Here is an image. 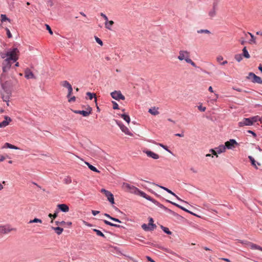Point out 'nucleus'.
<instances>
[{"label":"nucleus","mask_w":262,"mask_h":262,"mask_svg":"<svg viewBox=\"0 0 262 262\" xmlns=\"http://www.w3.org/2000/svg\"><path fill=\"white\" fill-rule=\"evenodd\" d=\"M124 185L126 187V188L128 190V191L132 193L137 195H140L141 196L146 199L147 200L151 201L152 202H155V201L152 199L150 196L147 195L143 191H140L137 187L130 185L129 184L125 183Z\"/></svg>","instance_id":"nucleus-1"},{"label":"nucleus","mask_w":262,"mask_h":262,"mask_svg":"<svg viewBox=\"0 0 262 262\" xmlns=\"http://www.w3.org/2000/svg\"><path fill=\"white\" fill-rule=\"evenodd\" d=\"M10 57L6 58L3 62V70L4 72L7 71L9 70L11 66L12 62L16 61L18 59V55L14 56L12 53L10 54Z\"/></svg>","instance_id":"nucleus-2"},{"label":"nucleus","mask_w":262,"mask_h":262,"mask_svg":"<svg viewBox=\"0 0 262 262\" xmlns=\"http://www.w3.org/2000/svg\"><path fill=\"white\" fill-rule=\"evenodd\" d=\"M16 230V228L12 227L9 224L0 225V234H7Z\"/></svg>","instance_id":"nucleus-3"},{"label":"nucleus","mask_w":262,"mask_h":262,"mask_svg":"<svg viewBox=\"0 0 262 262\" xmlns=\"http://www.w3.org/2000/svg\"><path fill=\"white\" fill-rule=\"evenodd\" d=\"M18 50L17 48H13L12 49H10L6 52H3L0 54L1 56L3 59L8 58L9 57H10V54L12 53V55L14 56L18 55Z\"/></svg>","instance_id":"nucleus-4"},{"label":"nucleus","mask_w":262,"mask_h":262,"mask_svg":"<svg viewBox=\"0 0 262 262\" xmlns=\"http://www.w3.org/2000/svg\"><path fill=\"white\" fill-rule=\"evenodd\" d=\"M178 59L180 61L184 60L187 62V60L190 59V53L187 51L180 50L179 52Z\"/></svg>","instance_id":"nucleus-5"},{"label":"nucleus","mask_w":262,"mask_h":262,"mask_svg":"<svg viewBox=\"0 0 262 262\" xmlns=\"http://www.w3.org/2000/svg\"><path fill=\"white\" fill-rule=\"evenodd\" d=\"M248 78L251 80L254 83L262 84V79L253 73H250L249 74Z\"/></svg>","instance_id":"nucleus-6"},{"label":"nucleus","mask_w":262,"mask_h":262,"mask_svg":"<svg viewBox=\"0 0 262 262\" xmlns=\"http://www.w3.org/2000/svg\"><path fill=\"white\" fill-rule=\"evenodd\" d=\"M238 144L234 139H230L229 141H228L225 142V146L226 148L230 149H233L235 147L236 145Z\"/></svg>","instance_id":"nucleus-7"},{"label":"nucleus","mask_w":262,"mask_h":262,"mask_svg":"<svg viewBox=\"0 0 262 262\" xmlns=\"http://www.w3.org/2000/svg\"><path fill=\"white\" fill-rule=\"evenodd\" d=\"M61 84L64 88H66L68 89V93L67 97H69L70 96V95H71L72 91H73V89H72V85L68 81H67L66 80L63 81L62 82H61Z\"/></svg>","instance_id":"nucleus-8"},{"label":"nucleus","mask_w":262,"mask_h":262,"mask_svg":"<svg viewBox=\"0 0 262 262\" xmlns=\"http://www.w3.org/2000/svg\"><path fill=\"white\" fill-rule=\"evenodd\" d=\"M117 124L120 127L122 132L124 133L126 135L130 136H133V134L129 130L128 128L125 126L124 125L121 123H117Z\"/></svg>","instance_id":"nucleus-9"},{"label":"nucleus","mask_w":262,"mask_h":262,"mask_svg":"<svg viewBox=\"0 0 262 262\" xmlns=\"http://www.w3.org/2000/svg\"><path fill=\"white\" fill-rule=\"evenodd\" d=\"M74 112L76 114H81L84 117H88L91 114L92 108L89 107L85 111H74Z\"/></svg>","instance_id":"nucleus-10"},{"label":"nucleus","mask_w":262,"mask_h":262,"mask_svg":"<svg viewBox=\"0 0 262 262\" xmlns=\"http://www.w3.org/2000/svg\"><path fill=\"white\" fill-rule=\"evenodd\" d=\"M238 125L240 127L244 126H250L252 125V122L249 118H244L242 121L238 122Z\"/></svg>","instance_id":"nucleus-11"},{"label":"nucleus","mask_w":262,"mask_h":262,"mask_svg":"<svg viewBox=\"0 0 262 262\" xmlns=\"http://www.w3.org/2000/svg\"><path fill=\"white\" fill-rule=\"evenodd\" d=\"M57 209L63 212H68L69 211V207L66 204H60L57 205Z\"/></svg>","instance_id":"nucleus-12"},{"label":"nucleus","mask_w":262,"mask_h":262,"mask_svg":"<svg viewBox=\"0 0 262 262\" xmlns=\"http://www.w3.org/2000/svg\"><path fill=\"white\" fill-rule=\"evenodd\" d=\"M112 98H125L120 91H115L111 93Z\"/></svg>","instance_id":"nucleus-13"},{"label":"nucleus","mask_w":262,"mask_h":262,"mask_svg":"<svg viewBox=\"0 0 262 262\" xmlns=\"http://www.w3.org/2000/svg\"><path fill=\"white\" fill-rule=\"evenodd\" d=\"M5 120L0 122V128L5 127L8 125L9 123L12 121L11 119L8 116H5Z\"/></svg>","instance_id":"nucleus-14"},{"label":"nucleus","mask_w":262,"mask_h":262,"mask_svg":"<svg viewBox=\"0 0 262 262\" xmlns=\"http://www.w3.org/2000/svg\"><path fill=\"white\" fill-rule=\"evenodd\" d=\"M159 187H160L161 188H162V189L166 191L168 193L172 194V195L174 196L178 200L181 201V202H185V203H187L186 202L182 200V199H181L178 196H177L174 192H173L172 191H171L170 189H168L166 187H163V186H159V185H158Z\"/></svg>","instance_id":"nucleus-15"},{"label":"nucleus","mask_w":262,"mask_h":262,"mask_svg":"<svg viewBox=\"0 0 262 262\" xmlns=\"http://www.w3.org/2000/svg\"><path fill=\"white\" fill-rule=\"evenodd\" d=\"M144 152L147 155L148 157H151L154 159H158L159 158V156L158 154L151 151L146 150L144 151Z\"/></svg>","instance_id":"nucleus-16"},{"label":"nucleus","mask_w":262,"mask_h":262,"mask_svg":"<svg viewBox=\"0 0 262 262\" xmlns=\"http://www.w3.org/2000/svg\"><path fill=\"white\" fill-rule=\"evenodd\" d=\"M25 76L27 79L34 78V75L33 73L29 69H27L25 71Z\"/></svg>","instance_id":"nucleus-17"},{"label":"nucleus","mask_w":262,"mask_h":262,"mask_svg":"<svg viewBox=\"0 0 262 262\" xmlns=\"http://www.w3.org/2000/svg\"><path fill=\"white\" fill-rule=\"evenodd\" d=\"M159 107L154 106L148 110V112L152 115L156 116L159 114Z\"/></svg>","instance_id":"nucleus-18"},{"label":"nucleus","mask_w":262,"mask_h":262,"mask_svg":"<svg viewBox=\"0 0 262 262\" xmlns=\"http://www.w3.org/2000/svg\"><path fill=\"white\" fill-rule=\"evenodd\" d=\"M216 61L221 66H225L228 63L227 60H224V58L221 55L217 56Z\"/></svg>","instance_id":"nucleus-19"},{"label":"nucleus","mask_w":262,"mask_h":262,"mask_svg":"<svg viewBox=\"0 0 262 262\" xmlns=\"http://www.w3.org/2000/svg\"><path fill=\"white\" fill-rule=\"evenodd\" d=\"M168 202H169V203H170L171 204H173V205H174V206H176L178 207V208H179L181 209L182 210H184V211H186V212H188V213H190V214H192V215H196V214H194V213H193V212H191L190 211H189V210H187V209H186L185 208H184V207H182V206H180V205H179V204H177V203H176L172 202L170 201H168Z\"/></svg>","instance_id":"nucleus-20"},{"label":"nucleus","mask_w":262,"mask_h":262,"mask_svg":"<svg viewBox=\"0 0 262 262\" xmlns=\"http://www.w3.org/2000/svg\"><path fill=\"white\" fill-rule=\"evenodd\" d=\"M106 197L107 199V200L112 204H114V198L113 194L108 191V192L105 194Z\"/></svg>","instance_id":"nucleus-21"},{"label":"nucleus","mask_w":262,"mask_h":262,"mask_svg":"<svg viewBox=\"0 0 262 262\" xmlns=\"http://www.w3.org/2000/svg\"><path fill=\"white\" fill-rule=\"evenodd\" d=\"M251 164L256 169L258 168L257 166H260L261 164L259 162H256L254 159L252 157L249 156L248 157Z\"/></svg>","instance_id":"nucleus-22"},{"label":"nucleus","mask_w":262,"mask_h":262,"mask_svg":"<svg viewBox=\"0 0 262 262\" xmlns=\"http://www.w3.org/2000/svg\"><path fill=\"white\" fill-rule=\"evenodd\" d=\"M114 22L113 20H107V21H105V27L108 30H112V26L114 25Z\"/></svg>","instance_id":"nucleus-23"},{"label":"nucleus","mask_w":262,"mask_h":262,"mask_svg":"<svg viewBox=\"0 0 262 262\" xmlns=\"http://www.w3.org/2000/svg\"><path fill=\"white\" fill-rule=\"evenodd\" d=\"M248 34L250 35V37H251V39L249 40V43L250 44H256L257 42H256V37L251 33L250 32H248L247 33Z\"/></svg>","instance_id":"nucleus-24"},{"label":"nucleus","mask_w":262,"mask_h":262,"mask_svg":"<svg viewBox=\"0 0 262 262\" xmlns=\"http://www.w3.org/2000/svg\"><path fill=\"white\" fill-rule=\"evenodd\" d=\"M3 148H9L13 149H19V148L18 147L14 146L9 143H6L3 146Z\"/></svg>","instance_id":"nucleus-25"},{"label":"nucleus","mask_w":262,"mask_h":262,"mask_svg":"<svg viewBox=\"0 0 262 262\" xmlns=\"http://www.w3.org/2000/svg\"><path fill=\"white\" fill-rule=\"evenodd\" d=\"M249 245L251 249L259 250L262 251V247L257 245L250 243Z\"/></svg>","instance_id":"nucleus-26"},{"label":"nucleus","mask_w":262,"mask_h":262,"mask_svg":"<svg viewBox=\"0 0 262 262\" xmlns=\"http://www.w3.org/2000/svg\"><path fill=\"white\" fill-rule=\"evenodd\" d=\"M55 224L57 225L64 226L66 225H67L69 226H70L72 225V222H66L64 221H61V222L56 221Z\"/></svg>","instance_id":"nucleus-27"},{"label":"nucleus","mask_w":262,"mask_h":262,"mask_svg":"<svg viewBox=\"0 0 262 262\" xmlns=\"http://www.w3.org/2000/svg\"><path fill=\"white\" fill-rule=\"evenodd\" d=\"M216 149L218 154H221L225 151L226 147L225 145H221L219 146L218 147L216 148Z\"/></svg>","instance_id":"nucleus-28"},{"label":"nucleus","mask_w":262,"mask_h":262,"mask_svg":"<svg viewBox=\"0 0 262 262\" xmlns=\"http://www.w3.org/2000/svg\"><path fill=\"white\" fill-rule=\"evenodd\" d=\"M52 229L53 230H54L55 232L58 234V235H60L63 231V228H60L59 227H52Z\"/></svg>","instance_id":"nucleus-29"},{"label":"nucleus","mask_w":262,"mask_h":262,"mask_svg":"<svg viewBox=\"0 0 262 262\" xmlns=\"http://www.w3.org/2000/svg\"><path fill=\"white\" fill-rule=\"evenodd\" d=\"M209 16L211 18L214 17L216 15L215 5L214 4L213 9L210 10L208 13Z\"/></svg>","instance_id":"nucleus-30"},{"label":"nucleus","mask_w":262,"mask_h":262,"mask_svg":"<svg viewBox=\"0 0 262 262\" xmlns=\"http://www.w3.org/2000/svg\"><path fill=\"white\" fill-rule=\"evenodd\" d=\"M142 229L147 231H151V230H153L155 228H152V227L150 226H148V224L147 225L146 224H143L142 225Z\"/></svg>","instance_id":"nucleus-31"},{"label":"nucleus","mask_w":262,"mask_h":262,"mask_svg":"<svg viewBox=\"0 0 262 262\" xmlns=\"http://www.w3.org/2000/svg\"><path fill=\"white\" fill-rule=\"evenodd\" d=\"M250 119L252 122V125H253L254 123H255L258 121H260V120H261L260 117L258 116L252 117L251 118H250Z\"/></svg>","instance_id":"nucleus-32"},{"label":"nucleus","mask_w":262,"mask_h":262,"mask_svg":"<svg viewBox=\"0 0 262 262\" xmlns=\"http://www.w3.org/2000/svg\"><path fill=\"white\" fill-rule=\"evenodd\" d=\"M121 117L123 118L128 124L129 123L130 119L128 115L123 114L121 115Z\"/></svg>","instance_id":"nucleus-33"},{"label":"nucleus","mask_w":262,"mask_h":262,"mask_svg":"<svg viewBox=\"0 0 262 262\" xmlns=\"http://www.w3.org/2000/svg\"><path fill=\"white\" fill-rule=\"evenodd\" d=\"M158 248H160L163 250H164L165 251L170 253V254H171L173 255H175V256H178V255L174 252H173V251H171L169 249H166V248H164L162 247H160V246H157Z\"/></svg>","instance_id":"nucleus-34"},{"label":"nucleus","mask_w":262,"mask_h":262,"mask_svg":"<svg viewBox=\"0 0 262 262\" xmlns=\"http://www.w3.org/2000/svg\"><path fill=\"white\" fill-rule=\"evenodd\" d=\"M243 56L246 57V58H249L250 57V56L246 49V47H244L243 49Z\"/></svg>","instance_id":"nucleus-35"},{"label":"nucleus","mask_w":262,"mask_h":262,"mask_svg":"<svg viewBox=\"0 0 262 262\" xmlns=\"http://www.w3.org/2000/svg\"><path fill=\"white\" fill-rule=\"evenodd\" d=\"M58 212V211L56 210V211H55V212L53 214H52L51 213L49 214L48 216L50 218L52 219L51 223H53V220L55 219L57 216Z\"/></svg>","instance_id":"nucleus-36"},{"label":"nucleus","mask_w":262,"mask_h":262,"mask_svg":"<svg viewBox=\"0 0 262 262\" xmlns=\"http://www.w3.org/2000/svg\"><path fill=\"white\" fill-rule=\"evenodd\" d=\"M104 222L105 224L107 225H110L111 226L116 227H120L121 226L119 225L115 224L114 223H112L107 220H104Z\"/></svg>","instance_id":"nucleus-37"},{"label":"nucleus","mask_w":262,"mask_h":262,"mask_svg":"<svg viewBox=\"0 0 262 262\" xmlns=\"http://www.w3.org/2000/svg\"><path fill=\"white\" fill-rule=\"evenodd\" d=\"M32 223H42V221L40 219L35 218L34 219L32 220H30L29 222V224H32Z\"/></svg>","instance_id":"nucleus-38"},{"label":"nucleus","mask_w":262,"mask_h":262,"mask_svg":"<svg viewBox=\"0 0 262 262\" xmlns=\"http://www.w3.org/2000/svg\"><path fill=\"white\" fill-rule=\"evenodd\" d=\"M86 96L89 97V98H97V96L95 93L87 92Z\"/></svg>","instance_id":"nucleus-39"},{"label":"nucleus","mask_w":262,"mask_h":262,"mask_svg":"<svg viewBox=\"0 0 262 262\" xmlns=\"http://www.w3.org/2000/svg\"><path fill=\"white\" fill-rule=\"evenodd\" d=\"M161 228L165 233H166L169 235L171 234V233H172L170 231H169V230L168 228L165 227L163 226H161Z\"/></svg>","instance_id":"nucleus-40"},{"label":"nucleus","mask_w":262,"mask_h":262,"mask_svg":"<svg viewBox=\"0 0 262 262\" xmlns=\"http://www.w3.org/2000/svg\"><path fill=\"white\" fill-rule=\"evenodd\" d=\"M93 231L96 232L97 235L103 237H105V235L101 231L96 229H93Z\"/></svg>","instance_id":"nucleus-41"},{"label":"nucleus","mask_w":262,"mask_h":262,"mask_svg":"<svg viewBox=\"0 0 262 262\" xmlns=\"http://www.w3.org/2000/svg\"><path fill=\"white\" fill-rule=\"evenodd\" d=\"M64 182L66 184H70L72 183V179L70 177H67L64 179Z\"/></svg>","instance_id":"nucleus-42"},{"label":"nucleus","mask_w":262,"mask_h":262,"mask_svg":"<svg viewBox=\"0 0 262 262\" xmlns=\"http://www.w3.org/2000/svg\"><path fill=\"white\" fill-rule=\"evenodd\" d=\"M155 202H153L154 203L156 204L157 205H158L159 207H160L162 209H164L165 210H167V208H166V207H165L164 206H163V205L160 204L159 203H158L157 201H156V200H154Z\"/></svg>","instance_id":"nucleus-43"},{"label":"nucleus","mask_w":262,"mask_h":262,"mask_svg":"<svg viewBox=\"0 0 262 262\" xmlns=\"http://www.w3.org/2000/svg\"><path fill=\"white\" fill-rule=\"evenodd\" d=\"M197 32L198 33H207V34H210V32L206 29H201L198 30Z\"/></svg>","instance_id":"nucleus-44"},{"label":"nucleus","mask_w":262,"mask_h":262,"mask_svg":"<svg viewBox=\"0 0 262 262\" xmlns=\"http://www.w3.org/2000/svg\"><path fill=\"white\" fill-rule=\"evenodd\" d=\"M154 220L152 218L149 219V222L148 223V226H150L152 227V228H155L156 227V226L154 223Z\"/></svg>","instance_id":"nucleus-45"},{"label":"nucleus","mask_w":262,"mask_h":262,"mask_svg":"<svg viewBox=\"0 0 262 262\" xmlns=\"http://www.w3.org/2000/svg\"><path fill=\"white\" fill-rule=\"evenodd\" d=\"M95 39L99 45H100L101 46H103V42L99 38H98L97 36H95Z\"/></svg>","instance_id":"nucleus-46"},{"label":"nucleus","mask_w":262,"mask_h":262,"mask_svg":"<svg viewBox=\"0 0 262 262\" xmlns=\"http://www.w3.org/2000/svg\"><path fill=\"white\" fill-rule=\"evenodd\" d=\"M1 17L2 21H5L6 20H9V19L7 17L6 15L5 14H1Z\"/></svg>","instance_id":"nucleus-47"},{"label":"nucleus","mask_w":262,"mask_h":262,"mask_svg":"<svg viewBox=\"0 0 262 262\" xmlns=\"http://www.w3.org/2000/svg\"><path fill=\"white\" fill-rule=\"evenodd\" d=\"M198 108L201 112H205L206 110V107L203 106L202 104H200L199 106H198Z\"/></svg>","instance_id":"nucleus-48"},{"label":"nucleus","mask_w":262,"mask_h":262,"mask_svg":"<svg viewBox=\"0 0 262 262\" xmlns=\"http://www.w3.org/2000/svg\"><path fill=\"white\" fill-rule=\"evenodd\" d=\"M89 168L93 171H94V172H96L97 173H100V171L98 170L95 167H94L92 165Z\"/></svg>","instance_id":"nucleus-49"},{"label":"nucleus","mask_w":262,"mask_h":262,"mask_svg":"<svg viewBox=\"0 0 262 262\" xmlns=\"http://www.w3.org/2000/svg\"><path fill=\"white\" fill-rule=\"evenodd\" d=\"M112 103H113V109H114V110L119 109L118 105L116 102L112 101Z\"/></svg>","instance_id":"nucleus-50"},{"label":"nucleus","mask_w":262,"mask_h":262,"mask_svg":"<svg viewBox=\"0 0 262 262\" xmlns=\"http://www.w3.org/2000/svg\"><path fill=\"white\" fill-rule=\"evenodd\" d=\"M187 63L191 64L193 67H196L195 63L190 58L189 60H187Z\"/></svg>","instance_id":"nucleus-51"},{"label":"nucleus","mask_w":262,"mask_h":262,"mask_svg":"<svg viewBox=\"0 0 262 262\" xmlns=\"http://www.w3.org/2000/svg\"><path fill=\"white\" fill-rule=\"evenodd\" d=\"M235 59L238 61L239 62L242 59V57L241 55H236L235 56Z\"/></svg>","instance_id":"nucleus-52"},{"label":"nucleus","mask_w":262,"mask_h":262,"mask_svg":"<svg viewBox=\"0 0 262 262\" xmlns=\"http://www.w3.org/2000/svg\"><path fill=\"white\" fill-rule=\"evenodd\" d=\"M210 152L212 153V154H213V155L215 156L216 157H218L217 155V150L215 151L214 149H210Z\"/></svg>","instance_id":"nucleus-53"},{"label":"nucleus","mask_w":262,"mask_h":262,"mask_svg":"<svg viewBox=\"0 0 262 262\" xmlns=\"http://www.w3.org/2000/svg\"><path fill=\"white\" fill-rule=\"evenodd\" d=\"M47 29L49 31V32L50 34H53V32L50 28V27L48 25H46Z\"/></svg>","instance_id":"nucleus-54"},{"label":"nucleus","mask_w":262,"mask_h":262,"mask_svg":"<svg viewBox=\"0 0 262 262\" xmlns=\"http://www.w3.org/2000/svg\"><path fill=\"white\" fill-rule=\"evenodd\" d=\"M6 31H7V34L8 37L11 38L12 35L11 34L10 30L8 28H6Z\"/></svg>","instance_id":"nucleus-55"},{"label":"nucleus","mask_w":262,"mask_h":262,"mask_svg":"<svg viewBox=\"0 0 262 262\" xmlns=\"http://www.w3.org/2000/svg\"><path fill=\"white\" fill-rule=\"evenodd\" d=\"M100 15H101L103 18H104V19H105V21H107V20H108V17H107V16H106L105 14H104V13H101Z\"/></svg>","instance_id":"nucleus-56"},{"label":"nucleus","mask_w":262,"mask_h":262,"mask_svg":"<svg viewBox=\"0 0 262 262\" xmlns=\"http://www.w3.org/2000/svg\"><path fill=\"white\" fill-rule=\"evenodd\" d=\"M111 220L113 221L118 222V223H121V222L119 220H118L117 219H116V218H114V217H112L111 218Z\"/></svg>","instance_id":"nucleus-57"},{"label":"nucleus","mask_w":262,"mask_h":262,"mask_svg":"<svg viewBox=\"0 0 262 262\" xmlns=\"http://www.w3.org/2000/svg\"><path fill=\"white\" fill-rule=\"evenodd\" d=\"M159 145L161 146L162 147H163L164 149H165V150H166L167 151L170 152V151L168 149L167 146L162 144H159Z\"/></svg>","instance_id":"nucleus-58"},{"label":"nucleus","mask_w":262,"mask_h":262,"mask_svg":"<svg viewBox=\"0 0 262 262\" xmlns=\"http://www.w3.org/2000/svg\"><path fill=\"white\" fill-rule=\"evenodd\" d=\"M92 213L93 215L95 216L99 213V211L92 210Z\"/></svg>","instance_id":"nucleus-59"},{"label":"nucleus","mask_w":262,"mask_h":262,"mask_svg":"<svg viewBox=\"0 0 262 262\" xmlns=\"http://www.w3.org/2000/svg\"><path fill=\"white\" fill-rule=\"evenodd\" d=\"M190 171H191L193 173H197V170L193 167H191L190 168Z\"/></svg>","instance_id":"nucleus-60"},{"label":"nucleus","mask_w":262,"mask_h":262,"mask_svg":"<svg viewBox=\"0 0 262 262\" xmlns=\"http://www.w3.org/2000/svg\"><path fill=\"white\" fill-rule=\"evenodd\" d=\"M101 192L102 193H104V194H105L106 193H107L108 192V190H105V189H102L101 190Z\"/></svg>","instance_id":"nucleus-61"},{"label":"nucleus","mask_w":262,"mask_h":262,"mask_svg":"<svg viewBox=\"0 0 262 262\" xmlns=\"http://www.w3.org/2000/svg\"><path fill=\"white\" fill-rule=\"evenodd\" d=\"M5 159V158L4 156L2 155H0V162L3 161Z\"/></svg>","instance_id":"nucleus-62"},{"label":"nucleus","mask_w":262,"mask_h":262,"mask_svg":"<svg viewBox=\"0 0 262 262\" xmlns=\"http://www.w3.org/2000/svg\"><path fill=\"white\" fill-rule=\"evenodd\" d=\"M248 132L249 133H250L251 134H252V135H253V136H254V137H256V134H255V133H254V132H253V131H252V130H248Z\"/></svg>","instance_id":"nucleus-63"},{"label":"nucleus","mask_w":262,"mask_h":262,"mask_svg":"<svg viewBox=\"0 0 262 262\" xmlns=\"http://www.w3.org/2000/svg\"><path fill=\"white\" fill-rule=\"evenodd\" d=\"M147 259L151 262H155V261L149 256H147Z\"/></svg>","instance_id":"nucleus-64"}]
</instances>
